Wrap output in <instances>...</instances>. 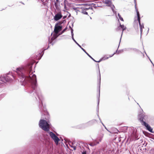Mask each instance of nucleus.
I'll return each mask as SVG.
<instances>
[{"label":"nucleus","mask_w":154,"mask_h":154,"mask_svg":"<svg viewBox=\"0 0 154 154\" xmlns=\"http://www.w3.org/2000/svg\"><path fill=\"white\" fill-rule=\"evenodd\" d=\"M49 43H50V44L51 43V42H49Z\"/></svg>","instance_id":"nucleus-57"},{"label":"nucleus","mask_w":154,"mask_h":154,"mask_svg":"<svg viewBox=\"0 0 154 154\" xmlns=\"http://www.w3.org/2000/svg\"><path fill=\"white\" fill-rule=\"evenodd\" d=\"M86 10H76V11H79L81 13H82L83 14H88V13L86 11ZM76 13H77V11H76Z\"/></svg>","instance_id":"nucleus-19"},{"label":"nucleus","mask_w":154,"mask_h":154,"mask_svg":"<svg viewBox=\"0 0 154 154\" xmlns=\"http://www.w3.org/2000/svg\"><path fill=\"white\" fill-rule=\"evenodd\" d=\"M103 126L105 127V126L104 125H103Z\"/></svg>","instance_id":"nucleus-53"},{"label":"nucleus","mask_w":154,"mask_h":154,"mask_svg":"<svg viewBox=\"0 0 154 154\" xmlns=\"http://www.w3.org/2000/svg\"><path fill=\"white\" fill-rule=\"evenodd\" d=\"M99 142H97V143H96V144H99Z\"/></svg>","instance_id":"nucleus-45"},{"label":"nucleus","mask_w":154,"mask_h":154,"mask_svg":"<svg viewBox=\"0 0 154 154\" xmlns=\"http://www.w3.org/2000/svg\"><path fill=\"white\" fill-rule=\"evenodd\" d=\"M66 17V16H64L63 17V18L65 19Z\"/></svg>","instance_id":"nucleus-44"},{"label":"nucleus","mask_w":154,"mask_h":154,"mask_svg":"<svg viewBox=\"0 0 154 154\" xmlns=\"http://www.w3.org/2000/svg\"><path fill=\"white\" fill-rule=\"evenodd\" d=\"M140 18H137V20H138V23H139V25H140V24H141V22H140Z\"/></svg>","instance_id":"nucleus-30"},{"label":"nucleus","mask_w":154,"mask_h":154,"mask_svg":"<svg viewBox=\"0 0 154 154\" xmlns=\"http://www.w3.org/2000/svg\"><path fill=\"white\" fill-rule=\"evenodd\" d=\"M39 108L40 110L44 111L45 114L47 113L46 108L45 106H43V104L41 105V107H39Z\"/></svg>","instance_id":"nucleus-10"},{"label":"nucleus","mask_w":154,"mask_h":154,"mask_svg":"<svg viewBox=\"0 0 154 154\" xmlns=\"http://www.w3.org/2000/svg\"><path fill=\"white\" fill-rule=\"evenodd\" d=\"M35 92V93L36 94L39 99L40 100H41V99L42 97V94H41L40 92L39 91L38 92L37 91H36Z\"/></svg>","instance_id":"nucleus-13"},{"label":"nucleus","mask_w":154,"mask_h":154,"mask_svg":"<svg viewBox=\"0 0 154 154\" xmlns=\"http://www.w3.org/2000/svg\"><path fill=\"white\" fill-rule=\"evenodd\" d=\"M124 50H124H119V51L117 50L116 51V52L118 54H119L120 53L122 52Z\"/></svg>","instance_id":"nucleus-26"},{"label":"nucleus","mask_w":154,"mask_h":154,"mask_svg":"<svg viewBox=\"0 0 154 154\" xmlns=\"http://www.w3.org/2000/svg\"><path fill=\"white\" fill-rule=\"evenodd\" d=\"M70 28H71V29H72V28H71V27H70Z\"/></svg>","instance_id":"nucleus-56"},{"label":"nucleus","mask_w":154,"mask_h":154,"mask_svg":"<svg viewBox=\"0 0 154 154\" xmlns=\"http://www.w3.org/2000/svg\"><path fill=\"white\" fill-rule=\"evenodd\" d=\"M107 131H108L109 132H110V131L108 130V129H106Z\"/></svg>","instance_id":"nucleus-50"},{"label":"nucleus","mask_w":154,"mask_h":154,"mask_svg":"<svg viewBox=\"0 0 154 154\" xmlns=\"http://www.w3.org/2000/svg\"><path fill=\"white\" fill-rule=\"evenodd\" d=\"M63 4L64 5V8L65 9V10H69V8H67V9L66 8V5L65 4V3H63Z\"/></svg>","instance_id":"nucleus-31"},{"label":"nucleus","mask_w":154,"mask_h":154,"mask_svg":"<svg viewBox=\"0 0 154 154\" xmlns=\"http://www.w3.org/2000/svg\"><path fill=\"white\" fill-rule=\"evenodd\" d=\"M50 124L49 122L44 119H41L39 122V126L42 129L46 131H49Z\"/></svg>","instance_id":"nucleus-2"},{"label":"nucleus","mask_w":154,"mask_h":154,"mask_svg":"<svg viewBox=\"0 0 154 154\" xmlns=\"http://www.w3.org/2000/svg\"><path fill=\"white\" fill-rule=\"evenodd\" d=\"M59 24L60 23H58L56 24L55 26L54 32L56 34H57L62 29V26L59 25Z\"/></svg>","instance_id":"nucleus-6"},{"label":"nucleus","mask_w":154,"mask_h":154,"mask_svg":"<svg viewBox=\"0 0 154 154\" xmlns=\"http://www.w3.org/2000/svg\"><path fill=\"white\" fill-rule=\"evenodd\" d=\"M13 78L14 79V76L11 73L9 72L7 74L4 75L3 77H0V80L3 82H9L13 80Z\"/></svg>","instance_id":"nucleus-3"},{"label":"nucleus","mask_w":154,"mask_h":154,"mask_svg":"<svg viewBox=\"0 0 154 154\" xmlns=\"http://www.w3.org/2000/svg\"><path fill=\"white\" fill-rule=\"evenodd\" d=\"M111 1L109 0H105V3L106 4L108 5L110 3H111Z\"/></svg>","instance_id":"nucleus-23"},{"label":"nucleus","mask_w":154,"mask_h":154,"mask_svg":"<svg viewBox=\"0 0 154 154\" xmlns=\"http://www.w3.org/2000/svg\"><path fill=\"white\" fill-rule=\"evenodd\" d=\"M71 33L72 39V40H73L74 39L73 37V35H74V34L73 33V30L72 29H71Z\"/></svg>","instance_id":"nucleus-22"},{"label":"nucleus","mask_w":154,"mask_h":154,"mask_svg":"<svg viewBox=\"0 0 154 154\" xmlns=\"http://www.w3.org/2000/svg\"><path fill=\"white\" fill-rule=\"evenodd\" d=\"M107 131H108L109 132H110V131L108 130V129H106Z\"/></svg>","instance_id":"nucleus-49"},{"label":"nucleus","mask_w":154,"mask_h":154,"mask_svg":"<svg viewBox=\"0 0 154 154\" xmlns=\"http://www.w3.org/2000/svg\"><path fill=\"white\" fill-rule=\"evenodd\" d=\"M84 52L93 60H94V59H93L88 53L85 50V51Z\"/></svg>","instance_id":"nucleus-25"},{"label":"nucleus","mask_w":154,"mask_h":154,"mask_svg":"<svg viewBox=\"0 0 154 154\" xmlns=\"http://www.w3.org/2000/svg\"><path fill=\"white\" fill-rule=\"evenodd\" d=\"M105 128L106 129H107L106 128V126H105Z\"/></svg>","instance_id":"nucleus-48"},{"label":"nucleus","mask_w":154,"mask_h":154,"mask_svg":"<svg viewBox=\"0 0 154 154\" xmlns=\"http://www.w3.org/2000/svg\"><path fill=\"white\" fill-rule=\"evenodd\" d=\"M135 10H137V9L136 7V5H135Z\"/></svg>","instance_id":"nucleus-46"},{"label":"nucleus","mask_w":154,"mask_h":154,"mask_svg":"<svg viewBox=\"0 0 154 154\" xmlns=\"http://www.w3.org/2000/svg\"><path fill=\"white\" fill-rule=\"evenodd\" d=\"M73 148V149L74 150H75L76 149V147L75 146H71Z\"/></svg>","instance_id":"nucleus-33"},{"label":"nucleus","mask_w":154,"mask_h":154,"mask_svg":"<svg viewBox=\"0 0 154 154\" xmlns=\"http://www.w3.org/2000/svg\"><path fill=\"white\" fill-rule=\"evenodd\" d=\"M136 13L137 18H140V14L138 10H136Z\"/></svg>","instance_id":"nucleus-27"},{"label":"nucleus","mask_w":154,"mask_h":154,"mask_svg":"<svg viewBox=\"0 0 154 154\" xmlns=\"http://www.w3.org/2000/svg\"><path fill=\"white\" fill-rule=\"evenodd\" d=\"M91 146H94L96 145V144L95 143H91L89 144Z\"/></svg>","instance_id":"nucleus-32"},{"label":"nucleus","mask_w":154,"mask_h":154,"mask_svg":"<svg viewBox=\"0 0 154 154\" xmlns=\"http://www.w3.org/2000/svg\"><path fill=\"white\" fill-rule=\"evenodd\" d=\"M131 50H133L135 51H137V52H139L141 53H142V52L141 51H139L137 49H134V48H128L127 49H124V51H130Z\"/></svg>","instance_id":"nucleus-15"},{"label":"nucleus","mask_w":154,"mask_h":154,"mask_svg":"<svg viewBox=\"0 0 154 154\" xmlns=\"http://www.w3.org/2000/svg\"><path fill=\"white\" fill-rule=\"evenodd\" d=\"M102 60H103L102 59V58H101V59H100L98 61H96L94 59V60H93L95 62L99 63V62H100V61H101Z\"/></svg>","instance_id":"nucleus-29"},{"label":"nucleus","mask_w":154,"mask_h":154,"mask_svg":"<svg viewBox=\"0 0 154 154\" xmlns=\"http://www.w3.org/2000/svg\"><path fill=\"white\" fill-rule=\"evenodd\" d=\"M32 64L29 63L25 66H21L16 68V72L18 77L23 80V84L29 83L31 85L34 90L37 87L36 76L32 74Z\"/></svg>","instance_id":"nucleus-1"},{"label":"nucleus","mask_w":154,"mask_h":154,"mask_svg":"<svg viewBox=\"0 0 154 154\" xmlns=\"http://www.w3.org/2000/svg\"><path fill=\"white\" fill-rule=\"evenodd\" d=\"M102 138H100V137L99 138V140L100 142H101V141L102 140Z\"/></svg>","instance_id":"nucleus-36"},{"label":"nucleus","mask_w":154,"mask_h":154,"mask_svg":"<svg viewBox=\"0 0 154 154\" xmlns=\"http://www.w3.org/2000/svg\"><path fill=\"white\" fill-rule=\"evenodd\" d=\"M82 154H86V151H83L82 152Z\"/></svg>","instance_id":"nucleus-38"},{"label":"nucleus","mask_w":154,"mask_h":154,"mask_svg":"<svg viewBox=\"0 0 154 154\" xmlns=\"http://www.w3.org/2000/svg\"><path fill=\"white\" fill-rule=\"evenodd\" d=\"M55 2H60L59 0H56Z\"/></svg>","instance_id":"nucleus-39"},{"label":"nucleus","mask_w":154,"mask_h":154,"mask_svg":"<svg viewBox=\"0 0 154 154\" xmlns=\"http://www.w3.org/2000/svg\"><path fill=\"white\" fill-rule=\"evenodd\" d=\"M73 41L75 42V43H76V44L84 51H85V50L83 48H82L81 46L75 40V39L73 40Z\"/></svg>","instance_id":"nucleus-20"},{"label":"nucleus","mask_w":154,"mask_h":154,"mask_svg":"<svg viewBox=\"0 0 154 154\" xmlns=\"http://www.w3.org/2000/svg\"><path fill=\"white\" fill-rule=\"evenodd\" d=\"M146 129L150 132H152V129L149 125L148 127H147Z\"/></svg>","instance_id":"nucleus-21"},{"label":"nucleus","mask_w":154,"mask_h":154,"mask_svg":"<svg viewBox=\"0 0 154 154\" xmlns=\"http://www.w3.org/2000/svg\"><path fill=\"white\" fill-rule=\"evenodd\" d=\"M115 10H112L113 12H114Z\"/></svg>","instance_id":"nucleus-52"},{"label":"nucleus","mask_w":154,"mask_h":154,"mask_svg":"<svg viewBox=\"0 0 154 154\" xmlns=\"http://www.w3.org/2000/svg\"><path fill=\"white\" fill-rule=\"evenodd\" d=\"M141 124L144 126L146 128L149 125V124L148 123H146L145 121L142 122H141Z\"/></svg>","instance_id":"nucleus-18"},{"label":"nucleus","mask_w":154,"mask_h":154,"mask_svg":"<svg viewBox=\"0 0 154 154\" xmlns=\"http://www.w3.org/2000/svg\"><path fill=\"white\" fill-rule=\"evenodd\" d=\"M118 16L120 20L122 21H124L123 18L121 17V16L120 15V14L119 13L118 14Z\"/></svg>","instance_id":"nucleus-24"},{"label":"nucleus","mask_w":154,"mask_h":154,"mask_svg":"<svg viewBox=\"0 0 154 154\" xmlns=\"http://www.w3.org/2000/svg\"><path fill=\"white\" fill-rule=\"evenodd\" d=\"M70 28H71V29H72V28H71V27H70Z\"/></svg>","instance_id":"nucleus-55"},{"label":"nucleus","mask_w":154,"mask_h":154,"mask_svg":"<svg viewBox=\"0 0 154 154\" xmlns=\"http://www.w3.org/2000/svg\"><path fill=\"white\" fill-rule=\"evenodd\" d=\"M115 8V7L114 5H112V6L111 7L112 10H114Z\"/></svg>","instance_id":"nucleus-35"},{"label":"nucleus","mask_w":154,"mask_h":154,"mask_svg":"<svg viewBox=\"0 0 154 154\" xmlns=\"http://www.w3.org/2000/svg\"><path fill=\"white\" fill-rule=\"evenodd\" d=\"M99 119L100 120V122L102 123V124L103 125H104L103 124V123L101 121V120H100V118H99Z\"/></svg>","instance_id":"nucleus-41"},{"label":"nucleus","mask_w":154,"mask_h":154,"mask_svg":"<svg viewBox=\"0 0 154 154\" xmlns=\"http://www.w3.org/2000/svg\"><path fill=\"white\" fill-rule=\"evenodd\" d=\"M66 27L65 29H64L62 31V33H63L66 29Z\"/></svg>","instance_id":"nucleus-34"},{"label":"nucleus","mask_w":154,"mask_h":154,"mask_svg":"<svg viewBox=\"0 0 154 154\" xmlns=\"http://www.w3.org/2000/svg\"><path fill=\"white\" fill-rule=\"evenodd\" d=\"M57 37V36H56V35L54 36H53V37H52L51 38V40L52 41L54 40V39H56Z\"/></svg>","instance_id":"nucleus-28"},{"label":"nucleus","mask_w":154,"mask_h":154,"mask_svg":"<svg viewBox=\"0 0 154 154\" xmlns=\"http://www.w3.org/2000/svg\"><path fill=\"white\" fill-rule=\"evenodd\" d=\"M49 48V46L48 47V48H47V49H48V48Z\"/></svg>","instance_id":"nucleus-54"},{"label":"nucleus","mask_w":154,"mask_h":154,"mask_svg":"<svg viewBox=\"0 0 154 154\" xmlns=\"http://www.w3.org/2000/svg\"><path fill=\"white\" fill-rule=\"evenodd\" d=\"M115 52L112 55H109L104 56L102 58V59L103 60H105L107 59L109 57H110L113 56V55L115 54Z\"/></svg>","instance_id":"nucleus-11"},{"label":"nucleus","mask_w":154,"mask_h":154,"mask_svg":"<svg viewBox=\"0 0 154 154\" xmlns=\"http://www.w3.org/2000/svg\"><path fill=\"white\" fill-rule=\"evenodd\" d=\"M77 8H73V10H77Z\"/></svg>","instance_id":"nucleus-43"},{"label":"nucleus","mask_w":154,"mask_h":154,"mask_svg":"<svg viewBox=\"0 0 154 154\" xmlns=\"http://www.w3.org/2000/svg\"><path fill=\"white\" fill-rule=\"evenodd\" d=\"M96 122V120L95 119H93L89 122L88 123L90 125H92Z\"/></svg>","instance_id":"nucleus-16"},{"label":"nucleus","mask_w":154,"mask_h":154,"mask_svg":"<svg viewBox=\"0 0 154 154\" xmlns=\"http://www.w3.org/2000/svg\"><path fill=\"white\" fill-rule=\"evenodd\" d=\"M60 2H54V6L55 7L57 10H60L59 8Z\"/></svg>","instance_id":"nucleus-14"},{"label":"nucleus","mask_w":154,"mask_h":154,"mask_svg":"<svg viewBox=\"0 0 154 154\" xmlns=\"http://www.w3.org/2000/svg\"><path fill=\"white\" fill-rule=\"evenodd\" d=\"M149 28L148 29V31H147V34L148 33V32H149Z\"/></svg>","instance_id":"nucleus-47"},{"label":"nucleus","mask_w":154,"mask_h":154,"mask_svg":"<svg viewBox=\"0 0 154 154\" xmlns=\"http://www.w3.org/2000/svg\"><path fill=\"white\" fill-rule=\"evenodd\" d=\"M89 8H86L85 7H82L81 8L79 7V8H80L82 9V10H93V8L92 6H91L90 5H89Z\"/></svg>","instance_id":"nucleus-12"},{"label":"nucleus","mask_w":154,"mask_h":154,"mask_svg":"<svg viewBox=\"0 0 154 154\" xmlns=\"http://www.w3.org/2000/svg\"><path fill=\"white\" fill-rule=\"evenodd\" d=\"M98 66V67L99 69V82L97 86V90L98 91V92H99V96L98 97V103H97V106L98 107H99V101H100V80H101V78H100V71L99 69V67L98 64H97Z\"/></svg>","instance_id":"nucleus-4"},{"label":"nucleus","mask_w":154,"mask_h":154,"mask_svg":"<svg viewBox=\"0 0 154 154\" xmlns=\"http://www.w3.org/2000/svg\"><path fill=\"white\" fill-rule=\"evenodd\" d=\"M139 26L140 32V34L141 35L142 32V29L143 28H144V26L143 23L140 24V25H139Z\"/></svg>","instance_id":"nucleus-17"},{"label":"nucleus","mask_w":154,"mask_h":154,"mask_svg":"<svg viewBox=\"0 0 154 154\" xmlns=\"http://www.w3.org/2000/svg\"><path fill=\"white\" fill-rule=\"evenodd\" d=\"M120 29H121L122 30V33L121 36V37H122V35L123 34V31L126 29V27L125 26H124V25H121V24L120 23H119V26L116 29V30L117 31L119 30H120ZM121 39V38L120 40Z\"/></svg>","instance_id":"nucleus-8"},{"label":"nucleus","mask_w":154,"mask_h":154,"mask_svg":"<svg viewBox=\"0 0 154 154\" xmlns=\"http://www.w3.org/2000/svg\"><path fill=\"white\" fill-rule=\"evenodd\" d=\"M99 119L100 120V122L102 123V124L103 125H104L103 124V123L101 121V120H100V118H99Z\"/></svg>","instance_id":"nucleus-40"},{"label":"nucleus","mask_w":154,"mask_h":154,"mask_svg":"<svg viewBox=\"0 0 154 154\" xmlns=\"http://www.w3.org/2000/svg\"><path fill=\"white\" fill-rule=\"evenodd\" d=\"M134 1L136 3V0H134Z\"/></svg>","instance_id":"nucleus-51"},{"label":"nucleus","mask_w":154,"mask_h":154,"mask_svg":"<svg viewBox=\"0 0 154 154\" xmlns=\"http://www.w3.org/2000/svg\"><path fill=\"white\" fill-rule=\"evenodd\" d=\"M55 15L54 17V19L56 21L59 20L62 17V15H61V13L59 12L58 13H55Z\"/></svg>","instance_id":"nucleus-7"},{"label":"nucleus","mask_w":154,"mask_h":154,"mask_svg":"<svg viewBox=\"0 0 154 154\" xmlns=\"http://www.w3.org/2000/svg\"><path fill=\"white\" fill-rule=\"evenodd\" d=\"M148 58H149V60L150 61V62H151V63H152L153 65V64H153V63H152V61H151V60L149 59V57H148Z\"/></svg>","instance_id":"nucleus-42"},{"label":"nucleus","mask_w":154,"mask_h":154,"mask_svg":"<svg viewBox=\"0 0 154 154\" xmlns=\"http://www.w3.org/2000/svg\"><path fill=\"white\" fill-rule=\"evenodd\" d=\"M49 134L55 143L57 144L60 140L52 132H49Z\"/></svg>","instance_id":"nucleus-5"},{"label":"nucleus","mask_w":154,"mask_h":154,"mask_svg":"<svg viewBox=\"0 0 154 154\" xmlns=\"http://www.w3.org/2000/svg\"><path fill=\"white\" fill-rule=\"evenodd\" d=\"M103 134H101L100 135V137H100L102 138L103 137Z\"/></svg>","instance_id":"nucleus-37"},{"label":"nucleus","mask_w":154,"mask_h":154,"mask_svg":"<svg viewBox=\"0 0 154 154\" xmlns=\"http://www.w3.org/2000/svg\"><path fill=\"white\" fill-rule=\"evenodd\" d=\"M139 119L141 122H142L143 121L146 122L147 120V116L146 115H142L140 116Z\"/></svg>","instance_id":"nucleus-9"}]
</instances>
